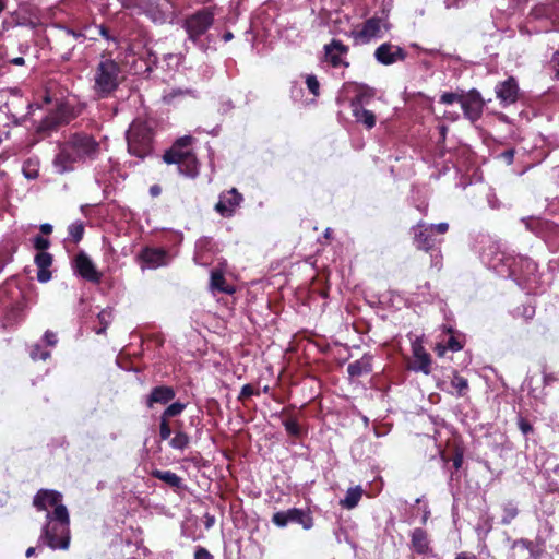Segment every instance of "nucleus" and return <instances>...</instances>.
I'll return each mask as SVG.
<instances>
[{"label":"nucleus","instance_id":"28","mask_svg":"<svg viewBox=\"0 0 559 559\" xmlns=\"http://www.w3.org/2000/svg\"><path fill=\"white\" fill-rule=\"evenodd\" d=\"M190 443V438L189 436L183 432V431H177L175 433V436L170 439L169 441V445L173 448V449H176V450H181L183 451L185 449L188 448Z\"/></svg>","mask_w":559,"mask_h":559},{"label":"nucleus","instance_id":"33","mask_svg":"<svg viewBox=\"0 0 559 559\" xmlns=\"http://www.w3.org/2000/svg\"><path fill=\"white\" fill-rule=\"evenodd\" d=\"M31 358L33 360H46L50 357V352L43 349L39 344H35L31 347L29 352Z\"/></svg>","mask_w":559,"mask_h":559},{"label":"nucleus","instance_id":"19","mask_svg":"<svg viewBox=\"0 0 559 559\" xmlns=\"http://www.w3.org/2000/svg\"><path fill=\"white\" fill-rule=\"evenodd\" d=\"M352 114L358 123L364 124L367 129H372L376 126V116L372 111L360 106L359 99L350 100Z\"/></svg>","mask_w":559,"mask_h":559},{"label":"nucleus","instance_id":"14","mask_svg":"<svg viewBox=\"0 0 559 559\" xmlns=\"http://www.w3.org/2000/svg\"><path fill=\"white\" fill-rule=\"evenodd\" d=\"M496 97L503 107L515 104L519 99V85L513 76L499 82L495 87Z\"/></svg>","mask_w":559,"mask_h":559},{"label":"nucleus","instance_id":"9","mask_svg":"<svg viewBox=\"0 0 559 559\" xmlns=\"http://www.w3.org/2000/svg\"><path fill=\"white\" fill-rule=\"evenodd\" d=\"M193 142L194 139L191 135L179 138L173 146L165 152L163 160L166 164H177L180 160L192 156L194 154L192 150Z\"/></svg>","mask_w":559,"mask_h":559},{"label":"nucleus","instance_id":"62","mask_svg":"<svg viewBox=\"0 0 559 559\" xmlns=\"http://www.w3.org/2000/svg\"><path fill=\"white\" fill-rule=\"evenodd\" d=\"M444 132H445V128H444V127H442V128H441V133H444Z\"/></svg>","mask_w":559,"mask_h":559},{"label":"nucleus","instance_id":"23","mask_svg":"<svg viewBox=\"0 0 559 559\" xmlns=\"http://www.w3.org/2000/svg\"><path fill=\"white\" fill-rule=\"evenodd\" d=\"M371 356L364 355L360 359L355 360L347 367V372L350 378H358L371 372Z\"/></svg>","mask_w":559,"mask_h":559},{"label":"nucleus","instance_id":"57","mask_svg":"<svg viewBox=\"0 0 559 559\" xmlns=\"http://www.w3.org/2000/svg\"><path fill=\"white\" fill-rule=\"evenodd\" d=\"M35 554V548L34 547H29L27 550H26V557H31Z\"/></svg>","mask_w":559,"mask_h":559},{"label":"nucleus","instance_id":"60","mask_svg":"<svg viewBox=\"0 0 559 559\" xmlns=\"http://www.w3.org/2000/svg\"><path fill=\"white\" fill-rule=\"evenodd\" d=\"M437 349L439 355H443V349H441L440 346H438Z\"/></svg>","mask_w":559,"mask_h":559},{"label":"nucleus","instance_id":"41","mask_svg":"<svg viewBox=\"0 0 559 559\" xmlns=\"http://www.w3.org/2000/svg\"><path fill=\"white\" fill-rule=\"evenodd\" d=\"M193 559H214V557L210 554L207 549L204 547H197L194 551V558Z\"/></svg>","mask_w":559,"mask_h":559},{"label":"nucleus","instance_id":"38","mask_svg":"<svg viewBox=\"0 0 559 559\" xmlns=\"http://www.w3.org/2000/svg\"><path fill=\"white\" fill-rule=\"evenodd\" d=\"M306 84H307V87L308 90L314 95V96H318L319 95V88H320V84H319V81L317 80V76L316 75H307L306 78Z\"/></svg>","mask_w":559,"mask_h":559},{"label":"nucleus","instance_id":"54","mask_svg":"<svg viewBox=\"0 0 559 559\" xmlns=\"http://www.w3.org/2000/svg\"><path fill=\"white\" fill-rule=\"evenodd\" d=\"M234 38V34L231 32H226L224 35H223V39L224 41H229Z\"/></svg>","mask_w":559,"mask_h":559},{"label":"nucleus","instance_id":"7","mask_svg":"<svg viewBox=\"0 0 559 559\" xmlns=\"http://www.w3.org/2000/svg\"><path fill=\"white\" fill-rule=\"evenodd\" d=\"M388 28L386 24L379 17H370L359 28L350 32V37L355 45H366L373 39L382 36V28Z\"/></svg>","mask_w":559,"mask_h":559},{"label":"nucleus","instance_id":"36","mask_svg":"<svg viewBox=\"0 0 559 559\" xmlns=\"http://www.w3.org/2000/svg\"><path fill=\"white\" fill-rule=\"evenodd\" d=\"M463 98L462 95H459L453 92H445L440 96V103L444 105H451L455 102H459L461 104V99Z\"/></svg>","mask_w":559,"mask_h":559},{"label":"nucleus","instance_id":"61","mask_svg":"<svg viewBox=\"0 0 559 559\" xmlns=\"http://www.w3.org/2000/svg\"><path fill=\"white\" fill-rule=\"evenodd\" d=\"M556 78L559 79V62H558V69L556 70Z\"/></svg>","mask_w":559,"mask_h":559},{"label":"nucleus","instance_id":"53","mask_svg":"<svg viewBox=\"0 0 559 559\" xmlns=\"http://www.w3.org/2000/svg\"><path fill=\"white\" fill-rule=\"evenodd\" d=\"M11 63L15 66H23L25 63V60L23 57H16L11 60Z\"/></svg>","mask_w":559,"mask_h":559},{"label":"nucleus","instance_id":"17","mask_svg":"<svg viewBox=\"0 0 559 559\" xmlns=\"http://www.w3.org/2000/svg\"><path fill=\"white\" fill-rule=\"evenodd\" d=\"M414 240L416 247L420 250L429 251L435 248L437 239L429 225L419 222L414 228Z\"/></svg>","mask_w":559,"mask_h":559},{"label":"nucleus","instance_id":"56","mask_svg":"<svg viewBox=\"0 0 559 559\" xmlns=\"http://www.w3.org/2000/svg\"><path fill=\"white\" fill-rule=\"evenodd\" d=\"M531 429H532V428H531V426H530L528 424H526V423H522V424H521V430H522L524 433L528 432Z\"/></svg>","mask_w":559,"mask_h":559},{"label":"nucleus","instance_id":"50","mask_svg":"<svg viewBox=\"0 0 559 559\" xmlns=\"http://www.w3.org/2000/svg\"><path fill=\"white\" fill-rule=\"evenodd\" d=\"M98 32H99V34H100L105 39H107V40L111 39V38H110V35H109V32H108V29H107V27H106V26H104V25H99V26H98Z\"/></svg>","mask_w":559,"mask_h":559},{"label":"nucleus","instance_id":"12","mask_svg":"<svg viewBox=\"0 0 559 559\" xmlns=\"http://www.w3.org/2000/svg\"><path fill=\"white\" fill-rule=\"evenodd\" d=\"M412 354H413V362L411 369L416 372H423L424 374H429L431 372V356L424 348L423 341L420 337H416L412 342Z\"/></svg>","mask_w":559,"mask_h":559},{"label":"nucleus","instance_id":"13","mask_svg":"<svg viewBox=\"0 0 559 559\" xmlns=\"http://www.w3.org/2000/svg\"><path fill=\"white\" fill-rule=\"evenodd\" d=\"M325 61L333 68L349 67V62L346 60L348 53V47L338 39H332V41L324 46Z\"/></svg>","mask_w":559,"mask_h":559},{"label":"nucleus","instance_id":"11","mask_svg":"<svg viewBox=\"0 0 559 559\" xmlns=\"http://www.w3.org/2000/svg\"><path fill=\"white\" fill-rule=\"evenodd\" d=\"M73 267L76 274L91 283H99L102 280V273L97 271L94 262L83 251L75 255Z\"/></svg>","mask_w":559,"mask_h":559},{"label":"nucleus","instance_id":"27","mask_svg":"<svg viewBox=\"0 0 559 559\" xmlns=\"http://www.w3.org/2000/svg\"><path fill=\"white\" fill-rule=\"evenodd\" d=\"M361 496H362V489L360 486L349 488L346 491L344 499H342L340 501V504L343 508L348 509V510L354 509L358 504L359 500L361 499Z\"/></svg>","mask_w":559,"mask_h":559},{"label":"nucleus","instance_id":"42","mask_svg":"<svg viewBox=\"0 0 559 559\" xmlns=\"http://www.w3.org/2000/svg\"><path fill=\"white\" fill-rule=\"evenodd\" d=\"M43 338H44L45 343L49 346H56L58 343L57 334L49 330L45 332Z\"/></svg>","mask_w":559,"mask_h":559},{"label":"nucleus","instance_id":"32","mask_svg":"<svg viewBox=\"0 0 559 559\" xmlns=\"http://www.w3.org/2000/svg\"><path fill=\"white\" fill-rule=\"evenodd\" d=\"M374 96V91L368 86H359V90L356 94V96L353 99H359L360 106H362L364 103L370 100Z\"/></svg>","mask_w":559,"mask_h":559},{"label":"nucleus","instance_id":"8","mask_svg":"<svg viewBox=\"0 0 559 559\" xmlns=\"http://www.w3.org/2000/svg\"><path fill=\"white\" fill-rule=\"evenodd\" d=\"M289 522L298 523L305 530H310L313 526L312 516L304 509L292 508L287 511H278L272 516V523L281 528L287 526Z\"/></svg>","mask_w":559,"mask_h":559},{"label":"nucleus","instance_id":"47","mask_svg":"<svg viewBox=\"0 0 559 559\" xmlns=\"http://www.w3.org/2000/svg\"><path fill=\"white\" fill-rule=\"evenodd\" d=\"M447 348L452 352H459L460 349H462V345L456 338L450 337L448 341Z\"/></svg>","mask_w":559,"mask_h":559},{"label":"nucleus","instance_id":"15","mask_svg":"<svg viewBox=\"0 0 559 559\" xmlns=\"http://www.w3.org/2000/svg\"><path fill=\"white\" fill-rule=\"evenodd\" d=\"M241 202L242 195L237 191V189L231 188L230 190L221 193L219 200L215 205V210L223 217H230Z\"/></svg>","mask_w":559,"mask_h":559},{"label":"nucleus","instance_id":"44","mask_svg":"<svg viewBox=\"0 0 559 559\" xmlns=\"http://www.w3.org/2000/svg\"><path fill=\"white\" fill-rule=\"evenodd\" d=\"M254 394V390L252 388V385L250 384H245L242 388H241V391H240V394L238 396V400H245V399H248L250 396H252Z\"/></svg>","mask_w":559,"mask_h":559},{"label":"nucleus","instance_id":"58","mask_svg":"<svg viewBox=\"0 0 559 559\" xmlns=\"http://www.w3.org/2000/svg\"><path fill=\"white\" fill-rule=\"evenodd\" d=\"M331 233H332L331 228H326V229H325V233H324L325 237H328V238H329V237H330V235H331Z\"/></svg>","mask_w":559,"mask_h":559},{"label":"nucleus","instance_id":"21","mask_svg":"<svg viewBox=\"0 0 559 559\" xmlns=\"http://www.w3.org/2000/svg\"><path fill=\"white\" fill-rule=\"evenodd\" d=\"M175 391L167 385L155 386L147 396L146 406L152 408L155 403L167 404L175 397Z\"/></svg>","mask_w":559,"mask_h":559},{"label":"nucleus","instance_id":"1","mask_svg":"<svg viewBox=\"0 0 559 559\" xmlns=\"http://www.w3.org/2000/svg\"><path fill=\"white\" fill-rule=\"evenodd\" d=\"M33 506L39 511H47L38 544L46 545L52 550L68 549L70 518L67 507L62 503V495L52 489H40L34 496Z\"/></svg>","mask_w":559,"mask_h":559},{"label":"nucleus","instance_id":"16","mask_svg":"<svg viewBox=\"0 0 559 559\" xmlns=\"http://www.w3.org/2000/svg\"><path fill=\"white\" fill-rule=\"evenodd\" d=\"M461 108L464 116L471 121H476L480 118L484 109V100L480 94L473 90L461 99Z\"/></svg>","mask_w":559,"mask_h":559},{"label":"nucleus","instance_id":"43","mask_svg":"<svg viewBox=\"0 0 559 559\" xmlns=\"http://www.w3.org/2000/svg\"><path fill=\"white\" fill-rule=\"evenodd\" d=\"M32 165V162L28 160L23 165V174L27 179H35L37 177V170L36 169H29Z\"/></svg>","mask_w":559,"mask_h":559},{"label":"nucleus","instance_id":"40","mask_svg":"<svg viewBox=\"0 0 559 559\" xmlns=\"http://www.w3.org/2000/svg\"><path fill=\"white\" fill-rule=\"evenodd\" d=\"M286 431L292 436H298L300 433V428L298 423L295 419H288L284 423Z\"/></svg>","mask_w":559,"mask_h":559},{"label":"nucleus","instance_id":"59","mask_svg":"<svg viewBox=\"0 0 559 559\" xmlns=\"http://www.w3.org/2000/svg\"><path fill=\"white\" fill-rule=\"evenodd\" d=\"M68 34L72 35L73 37H78L79 35L73 31H68Z\"/></svg>","mask_w":559,"mask_h":559},{"label":"nucleus","instance_id":"51","mask_svg":"<svg viewBox=\"0 0 559 559\" xmlns=\"http://www.w3.org/2000/svg\"><path fill=\"white\" fill-rule=\"evenodd\" d=\"M40 231L45 235H49L52 233V225L45 223L40 225Z\"/></svg>","mask_w":559,"mask_h":559},{"label":"nucleus","instance_id":"24","mask_svg":"<svg viewBox=\"0 0 559 559\" xmlns=\"http://www.w3.org/2000/svg\"><path fill=\"white\" fill-rule=\"evenodd\" d=\"M210 288L213 292L225 293L228 295L235 293V288L226 283L223 272L218 270H213L211 272Z\"/></svg>","mask_w":559,"mask_h":559},{"label":"nucleus","instance_id":"46","mask_svg":"<svg viewBox=\"0 0 559 559\" xmlns=\"http://www.w3.org/2000/svg\"><path fill=\"white\" fill-rule=\"evenodd\" d=\"M429 226L433 230L435 234L437 233V234L443 235L449 229L448 223L430 224Z\"/></svg>","mask_w":559,"mask_h":559},{"label":"nucleus","instance_id":"48","mask_svg":"<svg viewBox=\"0 0 559 559\" xmlns=\"http://www.w3.org/2000/svg\"><path fill=\"white\" fill-rule=\"evenodd\" d=\"M500 157L508 164L511 165L514 159V150H507L500 154Z\"/></svg>","mask_w":559,"mask_h":559},{"label":"nucleus","instance_id":"5","mask_svg":"<svg viewBox=\"0 0 559 559\" xmlns=\"http://www.w3.org/2000/svg\"><path fill=\"white\" fill-rule=\"evenodd\" d=\"M119 66L112 60H105L98 64L95 74V90L100 95H108L118 86Z\"/></svg>","mask_w":559,"mask_h":559},{"label":"nucleus","instance_id":"52","mask_svg":"<svg viewBox=\"0 0 559 559\" xmlns=\"http://www.w3.org/2000/svg\"><path fill=\"white\" fill-rule=\"evenodd\" d=\"M150 193L152 197H158L160 194V187L157 185H154L150 188Z\"/></svg>","mask_w":559,"mask_h":559},{"label":"nucleus","instance_id":"2","mask_svg":"<svg viewBox=\"0 0 559 559\" xmlns=\"http://www.w3.org/2000/svg\"><path fill=\"white\" fill-rule=\"evenodd\" d=\"M100 154V144L85 132L71 133L59 144L53 166L59 174L74 170L76 165L95 160Z\"/></svg>","mask_w":559,"mask_h":559},{"label":"nucleus","instance_id":"35","mask_svg":"<svg viewBox=\"0 0 559 559\" xmlns=\"http://www.w3.org/2000/svg\"><path fill=\"white\" fill-rule=\"evenodd\" d=\"M503 512H504V514L502 516L501 522L504 525L510 524L511 521L514 520L518 515V509L512 504L506 506L503 509Z\"/></svg>","mask_w":559,"mask_h":559},{"label":"nucleus","instance_id":"6","mask_svg":"<svg viewBox=\"0 0 559 559\" xmlns=\"http://www.w3.org/2000/svg\"><path fill=\"white\" fill-rule=\"evenodd\" d=\"M214 15L209 9H202L188 16L185 29L192 41H197L213 24Z\"/></svg>","mask_w":559,"mask_h":559},{"label":"nucleus","instance_id":"30","mask_svg":"<svg viewBox=\"0 0 559 559\" xmlns=\"http://www.w3.org/2000/svg\"><path fill=\"white\" fill-rule=\"evenodd\" d=\"M186 408V404L181 402H175L170 404L162 414L166 419L180 415Z\"/></svg>","mask_w":559,"mask_h":559},{"label":"nucleus","instance_id":"39","mask_svg":"<svg viewBox=\"0 0 559 559\" xmlns=\"http://www.w3.org/2000/svg\"><path fill=\"white\" fill-rule=\"evenodd\" d=\"M171 435V429L168 424V419L160 416V424H159V437L162 440L169 439Z\"/></svg>","mask_w":559,"mask_h":559},{"label":"nucleus","instance_id":"4","mask_svg":"<svg viewBox=\"0 0 559 559\" xmlns=\"http://www.w3.org/2000/svg\"><path fill=\"white\" fill-rule=\"evenodd\" d=\"M152 128L148 122L135 119L127 131L128 152L143 160L152 154Z\"/></svg>","mask_w":559,"mask_h":559},{"label":"nucleus","instance_id":"25","mask_svg":"<svg viewBox=\"0 0 559 559\" xmlns=\"http://www.w3.org/2000/svg\"><path fill=\"white\" fill-rule=\"evenodd\" d=\"M176 165L178 166L179 173L186 177L195 178L199 175L200 164L195 157V154L180 160Z\"/></svg>","mask_w":559,"mask_h":559},{"label":"nucleus","instance_id":"3","mask_svg":"<svg viewBox=\"0 0 559 559\" xmlns=\"http://www.w3.org/2000/svg\"><path fill=\"white\" fill-rule=\"evenodd\" d=\"M483 259L500 274L507 271L509 276L516 280L530 281L531 276L537 271V264L530 258L518 255H509L501 251L496 243L490 245L484 252Z\"/></svg>","mask_w":559,"mask_h":559},{"label":"nucleus","instance_id":"31","mask_svg":"<svg viewBox=\"0 0 559 559\" xmlns=\"http://www.w3.org/2000/svg\"><path fill=\"white\" fill-rule=\"evenodd\" d=\"M68 230L72 240L79 242L83 237L84 226L81 222H74L69 226Z\"/></svg>","mask_w":559,"mask_h":559},{"label":"nucleus","instance_id":"22","mask_svg":"<svg viewBox=\"0 0 559 559\" xmlns=\"http://www.w3.org/2000/svg\"><path fill=\"white\" fill-rule=\"evenodd\" d=\"M35 264L38 267L37 280L40 283H47L51 278L49 267L52 264V255L48 252H38L35 255Z\"/></svg>","mask_w":559,"mask_h":559},{"label":"nucleus","instance_id":"49","mask_svg":"<svg viewBox=\"0 0 559 559\" xmlns=\"http://www.w3.org/2000/svg\"><path fill=\"white\" fill-rule=\"evenodd\" d=\"M463 464V455L462 453H456L453 457V466L455 469H460Z\"/></svg>","mask_w":559,"mask_h":559},{"label":"nucleus","instance_id":"26","mask_svg":"<svg viewBox=\"0 0 559 559\" xmlns=\"http://www.w3.org/2000/svg\"><path fill=\"white\" fill-rule=\"evenodd\" d=\"M152 476L166 483L173 488H179L181 487L182 479L174 472L171 471H160V469H154L152 471Z\"/></svg>","mask_w":559,"mask_h":559},{"label":"nucleus","instance_id":"34","mask_svg":"<svg viewBox=\"0 0 559 559\" xmlns=\"http://www.w3.org/2000/svg\"><path fill=\"white\" fill-rule=\"evenodd\" d=\"M111 318H112V313H111V310H102L99 313H98V320L102 324V328H99L98 330H96V333L97 334H102L105 332L106 328L108 326V324L110 323L111 321Z\"/></svg>","mask_w":559,"mask_h":559},{"label":"nucleus","instance_id":"45","mask_svg":"<svg viewBox=\"0 0 559 559\" xmlns=\"http://www.w3.org/2000/svg\"><path fill=\"white\" fill-rule=\"evenodd\" d=\"M190 93V91L186 90V91H182V90H173L171 92H169L168 94L164 95V99L167 102V103H170L174 98H176L177 96H180V95H183V94H188Z\"/></svg>","mask_w":559,"mask_h":559},{"label":"nucleus","instance_id":"10","mask_svg":"<svg viewBox=\"0 0 559 559\" xmlns=\"http://www.w3.org/2000/svg\"><path fill=\"white\" fill-rule=\"evenodd\" d=\"M374 59L383 66H391L404 61L407 52L392 43H383L374 50Z\"/></svg>","mask_w":559,"mask_h":559},{"label":"nucleus","instance_id":"29","mask_svg":"<svg viewBox=\"0 0 559 559\" xmlns=\"http://www.w3.org/2000/svg\"><path fill=\"white\" fill-rule=\"evenodd\" d=\"M451 385L456 390L459 396H464L468 390V381L464 377L455 373L451 380Z\"/></svg>","mask_w":559,"mask_h":559},{"label":"nucleus","instance_id":"20","mask_svg":"<svg viewBox=\"0 0 559 559\" xmlns=\"http://www.w3.org/2000/svg\"><path fill=\"white\" fill-rule=\"evenodd\" d=\"M166 252L157 248H145L142 250L140 258L150 269H157L166 264Z\"/></svg>","mask_w":559,"mask_h":559},{"label":"nucleus","instance_id":"55","mask_svg":"<svg viewBox=\"0 0 559 559\" xmlns=\"http://www.w3.org/2000/svg\"><path fill=\"white\" fill-rule=\"evenodd\" d=\"M213 524H214V516H207V518H206L205 527H206V528H210V527H212V526H213Z\"/></svg>","mask_w":559,"mask_h":559},{"label":"nucleus","instance_id":"18","mask_svg":"<svg viewBox=\"0 0 559 559\" xmlns=\"http://www.w3.org/2000/svg\"><path fill=\"white\" fill-rule=\"evenodd\" d=\"M411 547L418 555H432L428 534L420 527L413 530L411 533Z\"/></svg>","mask_w":559,"mask_h":559},{"label":"nucleus","instance_id":"37","mask_svg":"<svg viewBox=\"0 0 559 559\" xmlns=\"http://www.w3.org/2000/svg\"><path fill=\"white\" fill-rule=\"evenodd\" d=\"M33 245L35 249L39 250L40 252H46L45 250L49 248L50 241L49 239L37 235L33 238Z\"/></svg>","mask_w":559,"mask_h":559}]
</instances>
